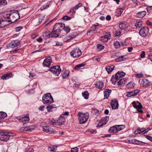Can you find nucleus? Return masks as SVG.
Returning <instances> with one entry per match:
<instances>
[{
  "mask_svg": "<svg viewBox=\"0 0 152 152\" xmlns=\"http://www.w3.org/2000/svg\"><path fill=\"white\" fill-rule=\"evenodd\" d=\"M20 42L17 40L12 41L9 43V45L12 48L17 47L19 45Z\"/></svg>",
  "mask_w": 152,
  "mask_h": 152,
  "instance_id": "6ab92c4d",
  "label": "nucleus"
},
{
  "mask_svg": "<svg viewBox=\"0 0 152 152\" xmlns=\"http://www.w3.org/2000/svg\"><path fill=\"white\" fill-rule=\"evenodd\" d=\"M65 119L63 117H60L57 120V123L59 125H63L65 122Z\"/></svg>",
  "mask_w": 152,
  "mask_h": 152,
  "instance_id": "5701e85b",
  "label": "nucleus"
},
{
  "mask_svg": "<svg viewBox=\"0 0 152 152\" xmlns=\"http://www.w3.org/2000/svg\"><path fill=\"white\" fill-rule=\"evenodd\" d=\"M137 104V106L136 108L137 110H138V109H141L142 108V105L139 102L138 104Z\"/></svg>",
  "mask_w": 152,
  "mask_h": 152,
  "instance_id": "864d4df0",
  "label": "nucleus"
},
{
  "mask_svg": "<svg viewBox=\"0 0 152 152\" xmlns=\"http://www.w3.org/2000/svg\"><path fill=\"white\" fill-rule=\"evenodd\" d=\"M128 27V24L125 22H121L120 23L119 27L122 30H124Z\"/></svg>",
  "mask_w": 152,
  "mask_h": 152,
  "instance_id": "4be33fe9",
  "label": "nucleus"
},
{
  "mask_svg": "<svg viewBox=\"0 0 152 152\" xmlns=\"http://www.w3.org/2000/svg\"><path fill=\"white\" fill-rule=\"evenodd\" d=\"M78 115L80 123L83 124L86 123L88 121L89 118V114L88 113H79Z\"/></svg>",
  "mask_w": 152,
  "mask_h": 152,
  "instance_id": "f03ea898",
  "label": "nucleus"
},
{
  "mask_svg": "<svg viewBox=\"0 0 152 152\" xmlns=\"http://www.w3.org/2000/svg\"><path fill=\"white\" fill-rule=\"evenodd\" d=\"M12 73H9L3 75L1 77V78L4 80H6L8 79L11 77Z\"/></svg>",
  "mask_w": 152,
  "mask_h": 152,
  "instance_id": "412c9836",
  "label": "nucleus"
},
{
  "mask_svg": "<svg viewBox=\"0 0 152 152\" xmlns=\"http://www.w3.org/2000/svg\"><path fill=\"white\" fill-rule=\"evenodd\" d=\"M49 123L53 125H56V121L53 119H49Z\"/></svg>",
  "mask_w": 152,
  "mask_h": 152,
  "instance_id": "a18cd8bd",
  "label": "nucleus"
},
{
  "mask_svg": "<svg viewBox=\"0 0 152 152\" xmlns=\"http://www.w3.org/2000/svg\"><path fill=\"white\" fill-rule=\"evenodd\" d=\"M62 19L64 20H69L71 19V18L68 16L66 15L63 17Z\"/></svg>",
  "mask_w": 152,
  "mask_h": 152,
  "instance_id": "603ef678",
  "label": "nucleus"
},
{
  "mask_svg": "<svg viewBox=\"0 0 152 152\" xmlns=\"http://www.w3.org/2000/svg\"><path fill=\"white\" fill-rule=\"evenodd\" d=\"M149 32V29L147 27H144L140 30L139 34L142 37L146 36Z\"/></svg>",
  "mask_w": 152,
  "mask_h": 152,
  "instance_id": "6e6552de",
  "label": "nucleus"
},
{
  "mask_svg": "<svg viewBox=\"0 0 152 152\" xmlns=\"http://www.w3.org/2000/svg\"><path fill=\"white\" fill-rule=\"evenodd\" d=\"M109 119V117L106 116L103 117L101 119V122L99 123L97 125V127H100L103 126L104 125L106 124Z\"/></svg>",
  "mask_w": 152,
  "mask_h": 152,
  "instance_id": "9d476101",
  "label": "nucleus"
},
{
  "mask_svg": "<svg viewBox=\"0 0 152 152\" xmlns=\"http://www.w3.org/2000/svg\"><path fill=\"white\" fill-rule=\"evenodd\" d=\"M10 16V20H8V22H10L11 23H13L20 18L18 12L17 10H15L14 12L12 11Z\"/></svg>",
  "mask_w": 152,
  "mask_h": 152,
  "instance_id": "20e7f679",
  "label": "nucleus"
},
{
  "mask_svg": "<svg viewBox=\"0 0 152 152\" xmlns=\"http://www.w3.org/2000/svg\"><path fill=\"white\" fill-rule=\"evenodd\" d=\"M76 36V34L74 32L72 33L69 36L65 37L64 39V41L65 42H69L71 39L75 38Z\"/></svg>",
  "mask_w": 152,
  "mask_h": 152,
  "instance_id": "dca6fc26",
  "label": "nucleus"
},
{
  "mask_svg": "<svg viewBox=\"0 0 152 152\" xmlns=\"http://www.w3.org/2000/svg\"><path fill=\"white\" fill-rule=\"evenodd\" d=\"M143 75L141 73L137 74L136 75V76L138 78H140L142 77Z\"/></svg>",
  "mask_w": 152,
  "mask_h": 152,
  "instance_id": "0e129e2a",
  "label": "nucleus"
},
{
  "mask_svg": "<svg viewBox=\"0 0 152 152\" xmlns=\"http://www.w3.org/2000/svg\"><path fill=\"white\" fill-rule=\"evenodd\" d=\"M43 38L45 39H47L51 37H55L54 33H53V31L50 32L49 31H47L43 33L42 34Z\"/></svg>",
  "mask_w": 152,
  "mask_h": 152,
  "instance_id": "1a4fd4ad",
  "label": "nucleus"
},
{
  "mask_svg": "<svg viewBox=\"0 0 152 152\" xmlns=\"http://www.w3.org/2000/svg\"><path fill=\"white\" fill-rule=\"evenodd\" d=\"M117 128L116 125L110 128L109 130V132L110 133H116L118 132Z\"/></svg>",
  "mask_w": 152,
  "mask_h": 152,
  "instance_id": "393cba45",
  "label": "nucleus"
},
{
  "mask_svg": "<svg viewBox=\"0 0 152 152\" xmlns=\"http://www.w3.org/2000/svg\"><path fill=\"white\" fill-rule=\"evenodd\" d=\"M42 101L44 104H46L53 103V99L50 93H47L43 96Z\"/></svg>",
  "mask_w": 152,
  "mask_h": 152,
  "instance_id": "7ed1b4c3",
  "label": "nucleus"
},
{
  "mask_svg": "<svg viewBox=\"0 0 152 152\" xmlns=\"http://www.w3.org/2000/svg\"><path fill=\"white\" fill-rule=\"evenodd\" d=\"M34 129L33 128H32L30 126L29 127H22L20 130L23 132L24 131H28L29 132H31L32 130Z\"/></svg>",
  "mask_w": 152,
  "mask_h": 152,
  "instance_id": "bb28decb",
  "label": "nucleus"
},
{
  "mask_svg": "<svg viewBox=\"0 0 152 152\" xmlns=\"http://www.w3.org/2000/svg\"><path fill=\"white\" fill-rule=\"evenodd\" d=\"M43 130L44 132L49 134H53L55 133L53 129L48 126L43 127Z\"/></svg>",
  "mask_w": 152,
  "mask_h": 152,
  "instance_id": "2eb2a0df",
  "label": "nucleus"
},
{
  "mask_svg": "<svg viewBox=\"0 0 152 152\" xmlns=\"http://www.w3.org/2000/svg\"><path fill=\"white\" fill-rule=\"evenodd\" d=\"M55 106L56 105L54 104L48 105L47 107V110L48 111H50L52 108L55 107Z\"/></svg>",
  "mask_w": 152,
  "mask_h": 152,
  "instance_id": "79ce46f5",
  "label": "nucleus"
},
{
  "mask_svg": "<svg viewBox=\"0 0 152 152\" xmlns=\"http://www.w3.org/2000/svg\"><path fill=\"white\" fill-rule=\"evenodd\" d=\"M78 149L77 147H75L71 149V152H78Z\"/></svg>",
  "mask_w": 152,
  "mask_h": 152,
  "instance_id": "3c124183",
  "label": "nucleus"
},
{
  "mask_svg": "<svg viewBox=\"0 0 152 152\" xmlns=\"http://www.w3.org/2000/svg\"><path fill=\"white\" fill-rule=\"evenodd\" d=\"M139 103V102L138 101H137L136 102H135L134 101V102H133L132 103V104L133 105V107L134 108H136V107H137V104H138V103Z\"/></svg>",
  "mask_w": 152,
  "mask_h": 152,
  "instance_id": "8fccbe9b",
  "label": "nucleus"
},
{
  "mask_svg": "<svg viewBox=\"0 0 152 152\" xmlns=\"http://www.w3.org/2000/svg\"><path fill=\"white\" fill-rule=\"evenodd\" d=\"M145 53L144 51H143L142 52L141 54L140 55V57L141 58H143L145 57Z\"/></svg>",
  "mask_w": 152,
  "mask_h": 152,
  "instance_id": "e2e57ef3",
  "label": "nucleus"
},
{
  "mask_svg": "<svg viewBox=\"0 0 152 152\" xmlns=\"http://www.w3.org/2000/svg\"><path fill=\"white\" fill-rule=\"evenodd\" d=\"M139 129V134L142 133L143 134H145V133H144L145 131V129L144 128H142L140 129V128L138 129Z\"/></svg>",
  "mask_w": 152,
  "mask_h": 152,
  "instance_id": "09e8293b",
  "label": "nucleus"
},
{
  "mask_svg": "<svg viewBox=\"0 0 152 152\" xmlns=\"http://www.w3.org/2000/svg\"><path fill=\"white\" fill-rule=\"evenodd\" d=\"M7 116V115L6 113L2 111L0 112V120L3 119Z\"/></svg>",
  "mask_w": 152,
  "mask_h": 152,
  "instance_id": "72a5a7b5",
  "label": "nucleus"
},
{
  "mask_svg": "<svg viewBox=\"0 0 152 152\" xmlns=\"http://www.w3.org/2000/svg\"><path fill=\"white\" fill-rule=\"evenodd\" d=\"M98 26L99 24L98 23H97L96 24L93 25L91 28V30H90V31H96L97 29H98V28H97V27ZM89 31H89V32H90Z\"/></svg>",
  "mask_w": 152,
  "mask_h": 152,
  "instance_id": "58836bf2",
  "label": "nucleus"
},
{
  "mask_svg": "<svg viewBox=\"0 0 152 152\" xmlns=\"http://www.w3.org/2000/svg\"><path fill=\"white\" fill-rule=\"evenodd\" d=\"M23 28V27L21 26H18L16 27L15 28V29L16 31H19Z\"/></svg>",
  "mask_w": 152,
  "mask_h": 152,
  "instance_id": "6e6d98bb",
  "label": "nucleus"
},
{
  "mask_svg": "<svg viewBox=\"0 0 152 152\" xmlns=\"http://www.w3.org/2000/svg\"><path fill=\"white\" fill-rule=\"evenodd\" d=\"M140 85L142 86L146 87L150 85V83L148 80L143 79L140 80Z\"/></svg>",
  "mask_w": 152,
  "mask_h": 152,
  "instance_id": "9b49d317",
  "label": "nucleus"
},
{
  "mask_svg": "<svg viewBox=\"0 0 152 152\" xmlns=\"http://www.w3.org/2000/svg\"><path fill=\"white\" fill-rule=\"evenodd\" d=\"M121 34V32L120 31H116L115 33V36H118Z\"/></svg>",
  "mask_w": 152,
  "mask_h": 152,
  "instance_id": "69168bd1",
  "label": "nucleus"
},
{
  "mask_svg": "<svg viewBox=\"0 0 152 152\" xmlns=\"http://www.w3.org/2000/svg\"><path fill=\"white\" fill-rule=\"evenodd\" d=\"M56 148V147H49L48 149L49 151H55Z\"/></svg>",
  "mask_w": 152,
  "mask_h": 152,
  "instance_id": "5fc2aeb1",
  "label": "nucleus"
},
{
  "mask_svg": "<svg viewBox=\"0 0 152 152\" xmlns=\"http://www.w3.org/2000/svg\"><path fill=\"white\" fill-rule=\"evenodd\" d=\"M8 132H0V134L1 136H3L4 135H7L8 134H9L8 133Z\"/></svg>",
  "mask_w": 152,
  "mask_h": 152,
  "instance_id": "052dcab7",
  "label": "nucleus"
},
{
  "mask_svg": "<svg viewBox=\"0 0 152 152\" xmlns=\"http://www.w3.org/2000/svg\"><path fill=\"white\" fill-rule=\"evenodd\" d=\"M142 21H139L135 23L134 25L136 28H140L142 25Z\"/></svg>",
  "mask_w": 152,
  "mask_h": 152,
  "instance_id": "a19ab883",
  "label": "nucleus"
},
{
  "mask_svg": "<svg viewBox=\"0 0 152 152\" xmlns=\"http://www.w3.org/2000/svg\"><path fill=\"white\" fill-rule=\"evenodd\" d=\"M146 14V12L145 11H143L137 13L135 16L137 18H142L145 16Z\"/></svg>",
  "mask_w": 152,
  "mask_h": 152,
  "instance_id": "aec40b11",
  "label": "nucleus"
},
{
  "mask_svg": "<svg viewBox=\"0 0 152 152\" xmlns=\"http://www.w3.org/2000/svg\"><path fill=\"white\" fill-rule=\"evenodd\" d=\"M75 7H72L71 8V9L70 10L69 13L72 12V13H75Z\"/></svg>",
  "mask_w": 152,
  "mask_h": 152,
  "instance_id": "4d7b16f0",
  "label": "nucleus"
},
{
  "mask_svg": "<svg viewBox=\"0 0 152 152\" xmlns=\"http://www.w3.org/2000/svg\"><path fill=\"white\" fill-rule=\"evenodd\" d=\"M140 91L139 90H136L130 92H127L126 93V96L128 97H131L136 96Z\"/></svg>",
  "mask_w": 152,
  "mask_h": 152,
  "instance_id": "4468645a",
  "label": "nucleus"
},
{
  "mask_svg": "<svg viewBox=\"0 0 152 152\" xmlns=\"http://www.w3.org/2000/svg\"><path fill=\"white\" fill-rule=\"evenodd\" d=\"M124 57V56H119L118 58L115 59V61L116 62H119L124 61L126 59Z\"/></svg>",
  "mask_w": 152,
  "mask_h": 152,
  "instance_id": "2f4dec72",
  "label": "nucleus"
},
{
  "mask_svg": "<svg viewBox=\"0 0 152 152\" xmlns=\"http://www.w3.org/2000/svg\"><path fill=\"white\" fill-rule=\"evenodd\" d=\"M7 135H4L1 136L0 137V139L1 141H7L8 140L10 136H14V134L12 133L9 132Z\"/></svg>",
  "mask_w": 152,
  "mask_h": 152,
  "instance_id": "ddd939ff",
  "label": "nucleus"
},
{
  "mask_svg": "<svg viewBox=\"0 0 152 152\" xmlns=\"http://www.w3.org/2000/svg\"><path fill=\"white\" fill-rule=\"evenodd\" d=\"M111 90L108 89L104 92V98H107L111 92Z\"/></svg>",
  "mask_w": 152,
  "mask_h": 152,
  "instance_id": "c85d7f7f",
  "label": "nucleus"
},
{
  "mask_svg": "<svg viewBox=\"0 0 152 152\" xmlns=\"http://www.w3.org/2000/svg\"><path fill=\"white\" fill-rule=\"evenodd\" d=\"M135 86L134 83L132 82H129L126 86V88H133Z\"/></svg>",
  "mask_w": 152,
  "mask_h": 152,
  "instance_id": "473e14b6",
  "label": "nucleus"
},
{
  "mask_svg": "<svg viewBox=\"0 0 152 152\" xmlns=\"http://www.w3.org/2000/svg\"><path fill=\"white\" fill-rule=\"evenodd\" d=\"M82 54L81 50L78 48L73 49L70 53V55L74 58H77L79 57Z\"/></svg>",
  "mask_w": 152,
  "mask_h": 152,
  "instance_id": "0eeeda50",
  "label": "nucleus"
},
{
  "mask_svg": "<svg viewBox=\"0 0 152 152\" xmlns=\"http://www.w3.org/2000/svg\"><path fill=\"white\" fill-rule=\"evenodd\" d=\"M114 66L113 65L108 66L105 68V69L108 74L111 72L113 69Z\"/></svg>",
  "mask_w": 152,
  "mask_h": 152,
  "instance_id": "a878e982",
  "label": "nucleus"
},
{
  "mask_svg": "<svg viewBox=\"0 0 152 152\" xmlns=\"http://www.w3.org/2000/svg\"><path fill=\"white\" fill-rule=\"evenodd\" d=\"M111 107L113 109H117L118 107V104L117 101L116 100H113L111 103Z\"/></svg>",
  "mask_w": 152,
  "mask_h": 152,
  "instance_id": "f3484780",
  "label": "nucleus"
},
{
  "mask_svg": "<svg viewBox=\"0 0 152 152\" xmlns=\"http://www.w3.org/2000/svg\"><path fill=\"white\" fill-rule=\"evenodd\" d=\"M69 71L68 70H65L62 76L64 79L65 78L69 75Z\"/></svg>",
  "mask_w": 152,
  "mask_h": 152,
  "instance_id": "c9c22d12",
  "label": "nucleus"
},
{
  "mask_svg": "<svg viewBox=\"0 0 152 152\" xmlns=\"http://www.w3.org/2000/svg\"><path fill=\"white\" fill-rule=\"evenodd\" d=\"M52 62L51 59L50 57H47L44 61L43 64L44 66H49Z\"/></svg>",
  "mask_w": 152,
  "mask_h": 152,
  "instance_id": "a211bd4d",
  "label": "nucleus"
},
{
  "mask_svg": "<svg viewBox=\"0 0 152 152\" xmlns=\"http://www.w3.org/2000/svg\"><path fill=\"white\" fill-rule=\"evenodd\" d=\"M63 30L64 32V31L66 33V34H67L69 32L70 30V28L68 26L65 27L64 26V27Z\"/></svg>",
  "mask_w": 152,
  "mask_h": 152,
  "instance_id": "c03bdc74",
  "label": "nucleus"
},
{
  "mask_svg": "<svg viewBox=\"0 0 152 152\" xmlns=\"http://www.w3.org/2000/svg\"><path fill=\"white\" fill-rule=\"evenodd\" d=\"M82 94L83 96L85 99H88V98L89 94L88 93L87 91H85L84 92H83Z\"/></svg>",
  "mask_w": 152,
  "mask_h": 152,
  "instance_id": "f704fd0d",
  "label": "nucleus"
},
{
  "mask_svg": "<svg viewBox=\"0 0 152 152\" xmlns=\"http://www.w3.org/2000/svg\"><path fill=\"white\" fill-rule=\"evenodd\" d=\"M7 4L6 0H0V5H4Z\"/></svg>",
  "mask_w": 152,
  "mask_h": 152,
  "instance_id": "de8ad7c7",
  "label": "nucleus"
},
{
  "mask_svg": "<svg viewBox=\"0 0 152 152\" xmlns=\"http://www.w3.org/2000/svg\"><path fill=\"white\" fill-rule=\"evenodd\" d=\"M104 46L100 44H98L97 45V48L98 49L100 50L102 49H104Z\"/></svg>",
  "mask_w": 152,
  "mask_h": 152,
  "instance_id": "49530a36",
  "label": "nucleus"
},
{
  "mask_svg": "<svg viewBox=\"0 0 152 152\" xmlns=\"http://www.w3.org/2000/svg\"><path fill=\"white\" fill-rule=\"evenodd\" d=\"M111 37L110 33L108 32L105 33L104 35L101 37L100 40L103 42H107Z\"/></svg>",
  "mask_w": 152,
  "mask_h": 152,
  "instance_id": "f8f14e48",
  "label": "nucleus"
},
{
  "mask_svg": "<svg viewBox=\"0 0 152 152\" xmlns=\"http://www.w3.org/2000/svg\"><path fill=\"white\" fill-rule=\"evenodd\" d=\"M152 7V6H149L147 8V10L149 13H151L152 12V10H151V9H150Z\"/></svg>",
  "mask_w": 152,
  "mask_h": 152,
  "instance_id": "680f3d73",
  "label": "nucleus"
},
{
  "mask_svg": "<svg viewBox=\"0 0 152 152\" xmlns=\"http://www.w3.org/2000/svg\"><path fill=\"white\" fill-rule=\"evenodd\" d=\"M114 45L116 48H118L121 46L120 42L118 41H116L114 42Z\"/></svg>",
  "mask_w": 152,
  "mask_h": 152,
  "instance_id": "37998d69",
  "label": "nucleus"
},
{
  "mask_svg": "<svg viewBox=\"0 0 152 152\" xmlns=\"http://www.w3.org/2000/svg\"><path fill=\"white\" fill-rule=\"evenodd\" d=\"M145 136L147 139L151 141H152V137L148 135H145Z\"/></svg>",
  "mask_w": 152,
  "mask_h": 152,
  "instance_id": "13d9d810",
  "label": "nucleus"
},
{
  "mask_svg": "<svg viewBox=\"0 0 152 152\" xmlns=\"http://www.w3.org/2000/svg\"><path fill=\"white\" fill-rule=\"evenodd\" d=\"M96 87L99 89H101L103 87V83L101 81H97L96 84Z\"/></svg>",
  "mask_w": 152,
  "mask_h": 152,
  "instance_id": "b1692460",
  "label": "nucleus"
},
{
  "mask_svg": "<svg viewBox=\"0 0 152 152\" xmlns=\"http://www.w3.org/2000/svg\"><path fill=\"white\" fill-rule=\"evenodd\" d=\"M29 119L28 117V116L26 115V116L23 117L20 119V120L22 121H29Z\"/></svg>",
  "mask_w": 152,
  "mask_h": 152,
  "instance_id": "ea45409f",
  "label": "nucleus"
},
{
  "mask_svg": "<svg viewBox=\"0 0 152 152\" xmlns=\"http://www.w3.org/2000/svg\"><path fill=\"white\" fill-rule=\"evenodd\" d=\"M119 79V80L118 82V84L119 86H121L125 84V80L124 79L122 78Z\"/></svg>",
  "mask_w": 152,
  "mask_h": 152,
  "instance_id": "e433bc0d",
  "label": "nucleus"
},
{
  "mask_svg": "<svg viewBox=\"0 0 152 152\" xmlns=\"http://www.w3.org/2000/svg\"><path fill=\"white\" fill-rule=\"evenodd\" d=\"M82 4L81 3H79L78 4V5L75 7V9L76 10H77L79 8V7L82 6Z\"/></svg>",
  "mask_w": 152,
  "mask_h": 152,
  "instance_id": "bf43d9fd",
  "label": "nucleus"
},
{
  "mask_svg": "<svg viewBox=\"0 0 152 152\" xmlns=\"http://www.w3.org/2000/svg\"><path fill=\"white\" fill-rule=\"evenodd\" d=\"M34 149L32 148H29L25 152H33Z\"/></svg>",
  "mask_w": 152,
  "mask_h": 152,
  "instance_id": "338daca9",
  "label": "nucleus"
},
{
  "mask_svg": "<svg viewBox=\"0 0 152 152\" xmlns=\"http://www.w3.org/2000/svg\"><path fill=\"white\" fill-rule=\"evenodd\" d=\"M35 75L34 74L30 73V75L29 76V77L30 78H32L33 77H34L35 76Z\"/></svg>",
  "mask_w": 152,
  "mask_h": 152,
  "instance_id": "774afa93",
  "label": "nucleus"
},
{
  "mask_svg": "<svg viewBox=\"0 0 152 152\" xmlns=\"http://www.w3.org/2000/svg\"><path fill=\"white\" fill-rule=\"evenodd\" d=\"M11 14L10 12H6L4 14L3 16L5 18L10 20Z\"/></svg>",
  "mask_w": 152,
  "mask_h": 152,
  "instance_id": "7c9ffc66",
  "label": "nucleus"
},
{
  "mask_svg": "<svg viewBox=\"0 0 152 152\" xmlns=\"http://www.w3.org/2000/svg\"><path fill=\"white\" fill-rule=\"evenodd\" d=\"M116 127L117 128V131L118 132L121 130L124 129L125 127V126L123 125H116Z\"/></svg>",
  "mask_w": 152,
  "mask_h": 152,
  "instance_id": "4c0bfd02",
  "label": "nucleus"
},
{
  "mask_svg": "<svg viewBox=\"0 0 152 152\" xmlns=\"http://www.w3.org/2000/svg\"><path fill=\"white\" fill-rule=\"evenodd\" d=\"M60 66L59 65L53 66L51 67L49 71H50L57 76H58L61 71Z\"/></svg>",
  "mask_w": 152,
  "mask_h": 152,
  "instance_id": "423d86ee",
  "label": "nucleus"
},
{
  "mask_svg": "<svg viewBox=\"0 0 152 152\" xmlns=\"http://www.w3.org/2000/svg\"><path fill=\"white\" fill-rule=\"evenodd\" d=\"M125 75V73L123 72H118L115 76H112L111 80L112 81V83L114 84L117 81V80L120 79L121 78L123 77Z\"/></svg>",
  "mask_w": 152,
  "mask_h": 152,
  "instance_id": "39448f33",
  "label": "nucleus"
},
{
  "mask_svg": "<svg viewBox=\"0 0 152 152\" xmlns=\"http://www.w3.org/2000/svg\"><path fill=\"white\" fill-rule=\"evenodd\" d=\"M86 64L84 63L79 64H78L75 65L74 68V69L78 70L81 67L84 66Z\"/></svg>",
  "mask_w": 152,
  "mask_h": 152,
  "instance_id": "c756f323",
  "label": "nucleus"
},
{
  "mask_svg": "<svg viewBox=\"0 0 152 152\" xmlns=\"http://www.w3.org/2000/svg\"><path fill=\"white\" fill-rule=\"evenodd\" d=\"M64 24L62 23H56L54 25L53 33H54L55 37H57L60 34L62 35L65 33H64Z\"/></svg>",
  "mask_w": 152,
  "mask_h": 152,
  "instance_id": "f257e3e1",
  "label": "nucleus"
},
{
  "mask_svg": "<svg viewBox=\"0 0 152 152\" xmlns=\"http://www.w3.org/2000/svg\"><path fill=\"white\" fill-rule=\"evenodd\" d=\"M50 5V2H48L46 4L42 5L40 7V9L41 10H45V9L48 8Z\"/></svg>",
  "mask_w": 152,
  "mask_h": 152,
  "instance_id": "cd10ccee",
  "label": "nucleus"
}]
</instances>
